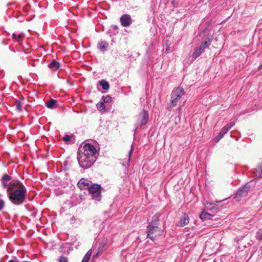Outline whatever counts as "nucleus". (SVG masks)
Here are the masks:
<instances>
[{"instance_id": "nucleus-1", "label": "nucleus", "mask_w": 262, "mask_h": 262, "mask_svg": "<svg viewBox=\"0 0 262 262\" xmlns=\"http://www.w3.org/2000/svg\"><path fill=\"white\" fill-rule=\"evenodd\" d=\"M3 188H7V196L14 205H20L26 201L27 189L24 184L17 180H12V177L5 174L1 179Z\"/></svg>"}, {"instance_id": "nucleus-2", "label": "nucleus", "mask_w": 262, "mask_h": 262, "mask_svg": "<svg viewBox=\"0 0 262 262\" xmlns=\"http://www.w3.org/2000/svg\"><path fill=\"white\" fill-rule=\"evenodd\" d=\"M77 158L79 164L83 168L90 167L95 161V157L87 156L80 152H79Z\"/></svg>"}, {"instance_id": "nucleus-3", "label": "nucleus", "mask_w": 262, "mask_h": 262, "mask_svg": "<svg viewBox=\"0 0 262 262\" xmlns=\"http://www.w3.org/2000/svg\"><path fill=\"white\" fill-rule=\"evenodd\" d=\"M146 232L147 237L154 241L162 235L163 231L158 226H154L152 224H149L147 227Z\"/></svg>"}, {"instance_id": "nucleus-4", "label": "nucleus", "mask_w": 262, "mask_h": 262, "mask_svg": "<svg viewBox=\"0 0 262 262\" xmlns=\"http://www.w3.org/2000/svg\"><path fill=\"white\" fill-rule=\"evenodd\" d=\"M184 94V91L182 88L178 87L174 89L171 94V99L170 101V106L174 107L176 106L178 101Z\"/></svg>"}, {"instance_id": "nucleus-5", "label": "nucleus", "mask_w": 262, "mask_h": 262, "mask_svg": "<svg viewBox=\"0 0 262 262\" xmlns=\"http://www.w3.org/2000/svg\"><path fill=\"white\" fill-rule=\"evenodd\" d=\"M89 193L92 194L93 199L99 201L101 196V187L100 185L93 184L88 190Z\"/></svg>"}, {"instance_id": "nucleus-6", "label": "nucleus", "mask_w": 262, "mask_h": 262, "mask_svg": "<svg viewBox=\"0 0 262 262\" xmlns=\"http://www.w3.org/2000/svg\"><path fill=\"white\" fill-rule=\"evenodd\" d=\"M83 151L80 150L79 152L87 156L95 157L96 154V149L95 147L89 143H86L83 147Z\"/></svg>"}, {"instance_id": "nucleus-7", "label": "nucleus", "mask_w": 262, "mask_h": 262, "mask_svg": "<svg viewBox=\"0 0 262 262\" xmlns=\"http://www.w3.org/2000/svg\"><path fill=\"white\" fill-rule=\"evenodd\" d=\"M148 119V113L147 111L143 110L137 116V123L140 125H145Z\"/></svg>"}, {"instance_id": "nucleus-8", "label": "nucleus", "mask_w": 262, "mask_h": 262, "mask_svg": "<svg viewBox=\"0 0 262 262\" xmlns=\"http://www.w3.org/2000/svg\"><path fill=\"white\" fill-rule=\"evenodd\" d=\"M250 189V186L246 184L243 187L239 189L236 192L235 199L237 201H239L242 197L246 196Z\"/></svg>"}, {"instance_id": "nucleus-9", "label": "nucleus", "mask_w": 262, "mask_h": 262, "mask_svg": "<svg viewBox=\"0 0 262 262\" xmlns=\"http://www.w3.org/2000/svg\"><path fill=\"white\" fill-rule=\"evenodd\" d=\"M234 125V123L230 122L224 126L222 129L221 131L219 133L218 136L214 138L215 141L218 142L219 140L222 139L224 136L229 131V130L230 129L231 127H232Z\"/></svg>"}, {"instance_id": "nucleus-10", "label": "nucleus", "mask_w": 262, "mask_h": 262, "mask_svg": "<svg viewBox=\"0 0 262 262\" xmlns=\"http://www.w3.org/2000/svg\"><path fill=\"white\" fill-rule=\"evenodd\" d=\"M120 22L122 26L127 27L132 24V19L129 15L125 14L120 17Z\"/></svg>"}, {"instance_id": "nucleus-11", "label": "nucleus", "mask_w": 262, "mask_h": 262, "mask_svg": "<svg viewBox=\"0 0 262 262\" xmlns=\"http://www.w3.org/2000/svg\"><path fill=\"white\" fill-rule=\"evenodd\" d=\"M93 184L89 180L85 179H81L78 183V186L81 190L88 189Z\"/></svg>"}, {"instance_id": "nucleus-12", "label": "nucleus", "mask_w": 262, "mask_h": 262, "mask_svg": "<svg viewBox=\"0 0 262 262\" xmlns=\"http://www.w3.org/2000/svg\"><path fill=\"white\" fill-rule=\"evenodd\" d=\"M189 218L187 214H184V215L180 219V221L177 223V226L183 227L189 223Z\"/></svg>"}, {"instance_id": "nucleus-13", "label": "nucleus", "mask_w": 262, "mask_h": 262, "mask_svg": "<svg viewBox=\"0 0 262 262\" xmlns=\"http://www.w3.org/2000/svg\"><path fill=\"white\" fill-rule=\"evenodd\" d=\"M212 39L211 38L207 37L205 38V40L202 42L201 46H200L202 49L204 50L205 48L208 47L211 43Z\"/></svg>"}, {"instance_id": "nucleus-14", "label": "nucleus", "mask_w": 262, "mask_h": 262, "mask_svg": "<svg viewBox=\"0 0 262 262\" xmlns=\"http://www.w3.org/2000/svg\"><path fill=\"white\" fill-rule=\"evenodd\" d=\"M60 63L57 62L56 60H53L52 62L49 65V67L53 71L56 70L58 69L60 67Z\"/></svg>"}, {"instance_id": "nucleus-15", "label": "nucleus", "mask_w": 262, "mask_h": 262, "mask_svg": "<svg viewBox=\"0 0 262 262\" xmlns=\"http://www.w3.org/2000/svg\"><path fill=\"white\" fill-rule=\"evenodd\" d=\"M159 217L160 215L158 214H156L155 215H154L152 217V221L149 223V224H152L154 226H158Z\"/></svg>"}, {"instance_id": "nucleus-16", "label": "nucleus", "mask_w": 262, "mask_h": 262, "mask_svg": "<svg viewBox=\"0 0 262 262\" xmlns=\"http://www.w3.org/2000/svg\"><path fill=\"white\" fill-rule=\"evenodd\" d=\"M108 46V44L106 42L101 41L98 43V47L101 51H104L106 50Z\"/></svg>"}, {"instance_id": "nucleus-17", "label": "nucleus", "mask_w": 262, "mask_h": 262, "mask_svg": "<svg viewBox=\"0 0 262 262\" xmlns=\"http://www.w3.org/2000/svg\"><path fill=\"white\" fill-rule=\"evenodd\" d=\"M56 102V100L51 99L48 102L46 103V106L49 108H53Z\"/></svg>"}, {"instance_id": "nucleus-18", "label": "nucleus", "mask_w": 262, "mask_h": 262, "mask_svg": "<svg viewBox=\"0 0 262 262\" xmlns=\"http://www.w3.org/2000/svg\"><path fill=\"white\" fill-rule=\"evenodd\" d=\"M212 216L211 214L206 212H202L200 215V217L202 220L210 219Z\"/></svg>"}, {"instance_id": "nucleus-19", "label": "nucleus", "mask_w": 262, "mask_h": 262, "mask_svg": "<svg viewBox=\"0 0 262 262\" xmlns=\"http://www.w3.org/2000/svg\"><path fill=\"white\" fill-rule=\"evenodd\" d=\"M203 51H204V50L202 49L200 47L197 48L193 53L192 57L196 58L202 53Z\"/></svg>"}, {"instance_id": "nucleus-20", "label": "nucleus", "mask_w": 262, "mask_h": 262, "mask_svg": "<svg viewBox=\"0 0 262 262\" xmlns=\"http://www.w3.org/2000/svg\"><path fill=\"white\" fill-rule=\"evenodd\" d=\"M100 85L102 86V89L104 90H107L109 89L108 82L104 80H102L100 81Z\"/></svg>"}, {"instance_id": "nucleus-21", "label": "nucleus", "mask_w": 262, "mask_h": 262, "mask_svg": "<svg viewBox=\"0 0 262 262\" xmlns=\"http://www.w3.org/2000/svg\"><path fill=\"white\" fill-rule=\"evenodd\" d=\"M92 254L91 250H89L83 257L81 262H88Z\"/></svg>"}, {"instance_id": "nucleus-22", "label": "nucleus", "mask_w": 262, "mask_h": 262, "mask_svg": "<svg viewBox=\"0 0 262 262\" xmlns=\"http://www.w3.org/2000/svg\"><path fill=\"white\" fill-rule=\"evenodd\" d=\"M15 104L16 105V110L18 112H21L22 107V102L19 100H16Z\"/></svg>"}, {"instance_id": "nucleus-23", "label": "nucleus", "mask_w": 262, "mask_h": 262, "mask_svg": "<svg viewBox=\"0 0 262 262\" xmlns=\"http://www.w3.org/2000/svg\"><path fill=\"white\" fill-rule=\"evenodd\" d=\"M255 172L258 178H262V165L257 167Z\"/></svg>"}, {"instance_id": "nucleus-24", "label": "nucleus", "mask_w": 262, "mask_h": 262, "mask_svg": "<svg viewBox=\"0 0 262 262\" xmlns=\"http://www.w3.org/2000/svg\"><path fill=\"white\" fill-rule=\"evenodd\" d=\"M97 107L98 109L100 111H105V107L103 102L98 103L97 104Z\"/></svg>"}, {"instance_id": "nucleus-25", "label": "nucleus", "mask_w": 262, "mask_h": 262, "mask_svg": "<svg viewBox=\"0 0 262 262\" xmlns=\"http://www.w3.org/2000/svg\"><path fill=\"white\" fill-rule=\"evenodd\" d=\"M68 258L63 256H60L58 259V262H68Z\"/></svg>"}, {"instance_id": "nucleus-26", "label": "nucleus", "mask_w": 262, "mask_h": 262, "mask_svg": "<svg viewBox=\"0 0 262 262\" xmlns=\"http://www.w3.org/2000/svg\"><path fill=\"white\" fill-rule=\"evenodd\" d=\"M257 239L262 240V230H259L257 233Z\"/></svg>"}, {"instance_id": "nucleus-27", "label": "nucleus", "mask_w": 262, "mask_h": 262, "mask_svg": "<svg viewBox=\"0 0 262 262\" xmlns=\"http://www.w3.org/2000/svg\"><path fill=\"white\" fill-rule=\"evenodd\" d=\"M70 139L71 137L68 135H66L63 138V140L66 142H69L70 140Z\"/></svg>"}, {"instance_id": "nucleus-28", "label": "nucleus", "mask_w": 262, "mask_h": 262, "mask_svg": "<svg viewBox=\"0 0 262 262\" xmlns=\"http://www.w3.org/2000/svg\"><path fill=\"white\" fill-rule=\"evenodd\" d=\"M23 35L21 34H18L16 40L17 42H20L21 40Z\"/></svg>"}, {"instance_id": "nucleus-29", "label": "nucleus", "mask_w": 262, "mask_h": 262, "mask_svg": "<svg viewBox=\"0 0 262 262\" xmlns=\"http://www.w3.org/2000/svg\"><path fill=\"white\" fill-rule=\"evenodd\" d=\"M5 202L3 200H0V210H1L4 207Z\"/></svg>"}, {"instance_id": "nucleus-30", "label": "nucleus", "mask_w": 262, "mask_h": 262, "mask_svg": "<svg viewBox=\"0 0 262 262\" xmlns=\"http://www.w3.org/2000/svg\"><path fill=\"white\" fill-rule=\"evenodd\" d=\"M110 99L111 97L110 96H107L104 99L103 102H108Z\"/></svg>"}, {"instance_id": "nucleus-31", "label": "nucleus", "mask_w": 262, "mask_h": 262, "mask_svg": "<svg viewBox=\"0 0 262 262\" xmlns=\"http://www.w3.org/2000/svg\"><path fill=\"white\" fill-rule=\"evenodd\" d=\"M17 35H16L15 33H13V34H12V37H13V38H14L15 40H16V38H17Z\"/></svg>"}, {"instance_id": "nucleus-32", "label": "nucleus", "mask_w": 262, "mask_h": 262, "mask_svg": "<svg viewBox=\"0 0 262 262\" xmlns=\"http://www.w3.org/2000/svg\"><path fill=\"white\" fill-rule=\"evenodd\" d=\"M132 149H131V150L129 151V156H130V155H131V154H132Z\"/></svg>"}, {"instance_id": "nucleus-33", "label": "nucleus", "mask_w": 262, "mask_h": 262, "mask_svg": "<svg viewBox=\"0 0 262 262\" xmlns=\"http://www.w3.org/2000/svg\"><path fill=\"white\" fill-rule=\"evenodd\" d=\"M71 220H74V217L73 216L72 217H71Z\"/></svg>"}, {"instance_id": "nucleus-34", "label": "nucleus", "mask_w": 262, "mask_h": 262, "mask_svg": "<svg viewBox=\"0 0 262 262\" xmlns=\"http://www.w3.org/2000/svg\"><path fill=\"white\" fill-rule=\"evenodd\" d=\"M71 220H74V217L73 216L72 217H71Z\"/></svg>"}, {"instance_id": "nucleus-35", "label": "nucleus", "mask_w": 262, "mask_h": 262, "mask_svg": "<svg viewBox=\"0 0 262 262\" xmlns=\"http://www.w3.org/2000/svg\"><path fill=\"white\" fill-rule=\"evenodd\" d=\"M114 28H115V29H118V27H117V26H115V27H114Z\"/></svg>"}]
</instances>
